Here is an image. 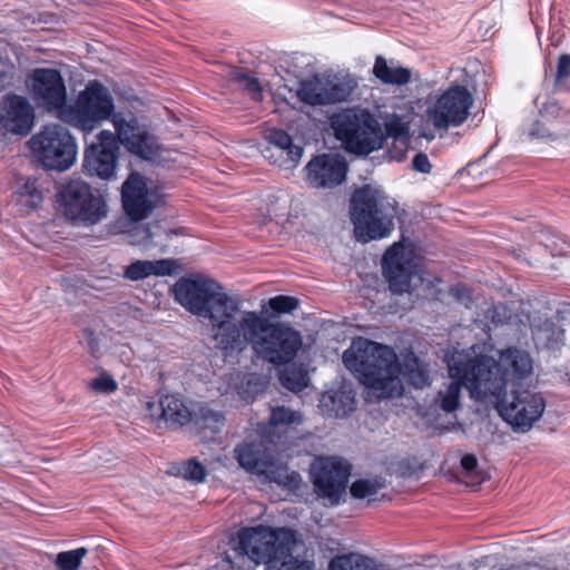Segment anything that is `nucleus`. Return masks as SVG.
Segmentation results:
<instances>
[{"instance_id": "f257e3e1", "label": "nucleus", "mask_w": 570, "mask_h": 570, "mask_svg": "<svg viewBox=\"0 0 570 570\" xmlns=\"http://www.w3.org/2000/svg\"><path fill=\"white\" fill-rule=\"evenodd\" d=\"M344 366L364 385L367 399L381 401L403 394L400 375L413 387L431 384L428 365L414 354L399 363L394 348L367 338L357 337L343 353Z\"/></svg>"}, {"instance_id": "f03ea898", "label": "nucleus", "mask_w": 570, "mask_h": 570, "mask_svg": "<svg viewBox=\"0 0 570 570\" xmlns=\"http://www.w3.org/2000/svg\"><path fill=\"white\" fill-rule=\"evenodd\" d=\"M495 360L482 357L475 362L465 354H456L450 362L452 375L468 380L470 394L476 401H490L495 404L499 415L515 432L525 433L540 420L546 410L544 397L520 383L507 389V380L495 376Z\"/></svg>"}, {"instance_id": "7ed1b4c3", "label": "nucleus", "mask_w": 570, "mask_h": 570, "mask_svg": "<svg viewBox=\"0 0 570 570\" xmlns=\"http://www.w3.org/2000/svg\"><path fill=\"white\" fill-rule=\"evenodd\" d=\"M248 346L258 360L278 368L297 357L303 337L287 323H272L255 311H243L220 351L233 354Z\"/></svg>"}, {"instance_id": "20e7f679", "label": "nucleus", "mask_w": 570, "mask_h": 570, "mask_svg": "<svg viewBox=\"0 0 570 570\" xmlns=\"http://www.w3.org/2000/svg\"><path fill=\"white\" fill-rule=\"evenodd\" d=\"M173 293L186 311L209 321L213 338L220 350L244 311L242 301L216 281L202 276L181 277L173 286Z\"/></svg>"}, {"instance_id": "39448f33", "label": "nucleus", "mask_w": 570, "mask_h": 570, "mask_svg": "<svg viewBox=\"0 0 570 570\" xmlns=\"http://www.w3.org/2000/svg\"><path fill=\"white\" fill-rule=\"evenodd\" d=\"M235 550L267 570H313L314 562L296 554V531L288 528L256 525L243 528L237 533Z\"/></svg>"}, {"instance_id": "423d86ee", "label": "nucleus", "mask_w": 570, "mask_h": 570, "mask_svg": "<svg viewBox=\"0 0 570 570\" xmlns=\"http://www.w3.org/2000/svg\"><path fill=\"white\" fill-rule=\"evenodd\" d=\"M396 202L383 190L365 185L351 199V220L356 239L366 243L387 237L394 229Z\"/></svg>"}, {"instance_id": "0eeeda50", "label": "nucleus", "mask_w": 570, "mask_h": 570, "mask_svg": "<svg viewBox=\"0 0 570 570\" xmlns=\"http://www.w3.org/2000/svg\"><path fill=\"white\" fill-rule=\"evenodd\" d=\"M337 140L355 155L366 156L382 148L385 135L381 124L367 110L346 109L331 118Z\"/></svg>"}, {"instance_id": "6e6552de", "label": "nucleus", "mask_w": 570, "mask_h": 570, "mask_svg": "<svg viewBox=\"0 0 570 570\" xmlns=\"http://www.w3.org/2000/svg\"><path fill=\"white\" fill-rule=\"evenodd\" d=\"M57 210L77 227H92L108 215L104 196L88 183L73 179L62 185L57 193Z\"/></svg>"}, {"instance_id": "1a4fd4ad", "label": "nucleus", "mask_w": 570, "mask_h": 570, "mask_svg": "<svg viewBox=\"0 0 570 570\" xmlns=\"http://www.w3.org/2000/svg\"><path fill=\"white\" fill-rule=\"evenodd\" d=\"M115 101L108 88L99 81H89L75 102L62 111V122L83 132H90L115 115Z\"/></svg>"}, {"instance_id": "9d476101", "label": "nucleus", "mask_w": 570, "mask_h": 570, "mask_svg": "<svg viewBox=\"0 0 570 570\" xmlns=\"http://www.w3.org/2000/svg\"><path fill=\"white\" fill-rule=\"evenodd\" d=\"M35 157L47 169H69L77 155V144L69 130L57 124L46 125L28 141Z\"/></svg>"}, {"instance_id": "9b49d317", "label": "nucleus", "mask_w": 570, "mask_h": 570, "mask_svg": "<svg viewBox=\"0 0 570 570\" xmlns=\"http://www.w3.org/2000/svg\"><path fill=\"white\" fill-rule=\"evenodd\" d=\"M26 86L35 105L55 114L62 121L68 107V94L61 72L53 68H35L26 79Z\"/></svg>"}, {"instance_id": "f8f14e48", "label": "nucleus", "mask_w": 570, "mask_h": 570, "mask_svg": "<svg viewBox=\"0 0 570 570\" xmlns=\"http://www.w3.org/2000/svg\"><path fill=\"white\" fill-rule=\"evenodd\" d=\"M356 81L350 76H315L304 80L297 89V97L309 106H326L348 100Z\"/></svg>"}, {"instance_id": "ddd939ff", "label": "nucleus", "mask_w": 570, "mask_h": 570, "mask_svg": "<svg viewBox=\"0 0 570 570\" xmlns=\"http://www.w3.org/2000/svg\"><path fill=\"white\" fill-rule=\"evenodd\" d=\"M115 137L130 154L144 159L158 155L159 146L155 137L141 126L132 112H116L111 118Z\"/></svg>"}, {"instance_id": "4468645a", "label": "nucleus", "mask_w": 570, "mask_h": 570, "mask_svg": "<svg viewBox=\"0 0 570 570\" xmlns=\"http://www.w3.org/2000/svg\"><path fill=\"white\" fill-rule=\"evenodd\" d=\"M473 97L464 86L445 90L428 110V118L438 129L462 125L469 115Z\"/></svg>"}, {"instance_id": "2eb2a0df", "label": "nucleus", "mask_w": 570, "mask_h": 570, "mask_svg": "<svg viewBox=\"0 0 570 570\" xmlns=\"http://www.w3.org/2000/svg\"><path fill=\"white\" fill-rule=\"evenodd\" d=\"M350 465L337 458H322L313 466V483L317 495L331 505L338 504L345 492Z\"/></svg>"}, {"instance_id": "dca6fc26", "label": "nucleus", "mask_w": 570, "mask_h": 570, "mask_svg": "<svg viewBox=\"0 0 570 570\" xmlns=\"http://www.w3.org/2000/svg\"><path fill=\"white\" fill-rule=\"evenodd\" d=\"M118 154L119 146L114 132L101 130L97 135V142L85 150L83 168L90 176L111 179L115 177Z\"/></svg>"}, {"instance_id": "f3484780", "label": "nucleus", "mask_w": 570, "mask_h": 570, "mask_svg": "<svg viewBox=\"0 0 570 570\" xmlns=\"http://www.w3.org/2000/svg\"><path fill=\"white\" fill-rule=\"evenodd\" d=\"M121 200L126 215L134 222L148 217L160 202L156 188H149L139 174H131L121 187Z\"/></svg>"}, {"instance_id": "a211bd4d", "label": "nucleus", "mask_w": 570, "mask_h": 570, "mask_svg": "<svg viewBox=\"0 0 570 570\" xmlns=\"http://www.w3.org/2000/svg\"><path fill=\"white\" fill-rule=\"evenodd\" d=\"M415 267L414 262L405 255L404 246L400 243L393 244L382 257L383 275L391 292L395 294L410 292Z\"/></svg>"}, {"instance_id": "6ab92c4d", "label": "nucleus", "mask_w": 570, "mask_h": 570, "mask_svg": "<svg viewBox=\"0 0 570 570\" xmlns=\"http://www.w3.org/2000/svg\"><path fill=\"white\" fill-rule=\"evenodd\" d=\"M35 124V109L29 100L16 94H9L0 101V128L8 132L26 136Z\"/></svg>"}, {"instance_id": "aec40b11", "label": "nucleus", "mask_w": 570, "mask_h": 570, "mask_svg": "<svg viewBox=\"0 0 570 570\" xmlns=\"http://www.w3.org/2000/svg\"><path fill=\"white\" fill-rule=\"evenodd\" d=\"M306 180L314 188H333L346 177L347 164L338 155L323 154L314 157L305 167Z\"/></svg>"}, {"instance_id": "412c9836", "label": "nucleus", "mask_w": 570, "mask_h": 570, "mask_svg": "<svg viewBox=\"0 0 570 570\" xmlns=\"http://www.w3.org/2000/svg\"><path fill=\"white\" fill-rule=\"evenodd\" d=\"M148 410L153 419L163 421L173 430L190 423L195 415V404L178 394L161 396L158 405L148 403Z\"/></svg>"}, {"instance_id": "4be33fe9", "label": "nucleus", "mask_w": 570, "mask_h": 570, "mask_svg": "<svg viewBox=\"0 0 570 570\" xmlns=\"http://www.w3.org/2000/svg\"><path fill=\"white\" fill-rule=\"evenodd\" d=\"M238 464L249 473L266 475L275 465L274 455L264 440H245L234 449Z\"/></svg>"}, {"instance_id": "5701e85b", "label": "nucleus", "mask_w": 570, "mask_h": 570, "mask_svg": "<svg viewBox=\"0 0 570 570\" xmlns=\"http://www.w3.org/2000/svg\"><path fill=\"white\" fill-rule=\"evenodd\" d=\"M355 391L351 383L341 382L325 391L320 399V409L324 416L343 419L356 410Z\"/></svg>"}, {"instance_id": "b1692460", "label": "nucleus", "mask_w": 570, "mask_h": 570, "mask_svg": "<svg viewBox=\"0 0 570 570\" xmlns=\"http://www.w3.org/2000/svg\"><path fill=\"white\" fill-rule=\"evenodd\" d=\"M494 375L507 380V389L512 383H519V380L527 377L532 372V360L528 352L510 347L501 352L499 362L495 361Z\"/></svg>"}, {"instance_id": "393cba45", "label": "nucleus", "mask_w": 570, "mask_h": 570, "mask_svg": "<svg viewBox=\"0 0 570 570\" xmlns=\"http://www.w3.org/2000/svg\"><path fill=\"white\" fill-rule=\"evenodd\" d=\"M456 354H465L471 360V362H475L476 360L482 358L483 356L472 355L470 352L465 351H455L448 357V370H450V362ZM449 375L453 381L444 384L443 389L438 392V395L434 400L435 405L441 409L445 413H452L456 411L460 406L461 392L462 387H466L469 382L465 377L459 375H452L451 371H449Z\"/></svg>"}, {"instance_id": "a878e982", "label": "nucleus", "mask_w": 570, "mask_h": 570, "mask_svg": "<svg viewBox=\"0 0 570 570\" xmlns=\"http://www.w3.org/2000/svg\"><path fill=\"white\" fill-rule=\"evenodd\" d=\"M178 268L179 265L173 258L136 261L126 267L124 277L136 282L149 276H174L178 273Z\"/></svg>"}, {"instance_id": "bb28decb", "label": "nucleus", "mask_w": 570, "mask_h": 570, "mask_svg": "<svg viewBox=\"0 0 570 570\" xmlns=\"http://www.w3.org/2000/svg\"><path fill=\"white\" fill-rule=\"evenodd\" d=\"M373 75L382 83L402 86L411 80L412 72L393 60L387 62L386 59L377 56L373 66Z\"/></svg>"}, {"instance_id": "cd10ccee", "label": "nucleus", "mask_w": 570, "mask_h": 570, "mask_svg": "<svg viewBox=\"0 0 570 570\" xmlns=\"http://www.w3.org/2000/svg\"><path fill=\"white\" fill-rule=\"evenodd\" d=\"M267 140L279 157H285V163L296 165L302 155L303 148L294 145L292 137L282 129H273L267 135Z\"/></svg>"}, {"instance_id": "c85d7f7f", "label": "nucleus", "mask_w": 570, "mask_h": 570, "mask_svg": "<svg viewBox=\"0 0 570 570\" xmlns=\"http://www.w3.org/2000/svg\"><path fill=\"white\" fill-rule=\"evenodd\" d=\"M267 380L265 376L248 373L245 374L237 385V394L244 401H252L256 395L263 393L266 389Z\"/></svg>"}, {"instance_id": "c756f323", "label": "nucleus", "mask_w": 570, "mask_h": 570, "mask_svg": "<svg viewBox=\"0 0 570 570\" xmlns=\"http://www.w3.org/2000/svg\"><path fill=\"white\" fill-rule=\"evenodd\" d=\"M191 422L197 428L219 432L224 424V416L220 412L214 411L206 405H195V415Z\"/></svg>"}, {"instance_id": "7c9ffc66", "label": "nucleus", "mask_w": 570, "mask_h": 570, "mask_svg": "<svg viewBox=\"0 0 570 570\" xmlns=\"http://www.w3.org/2000/svg\"><path fill=\"white\" fill-rule=\"evenodd\" d=\"M328 570H374L372 561L358 554H343L333 558Z\"/></svg>"}, {"instance_id": "2f4dec72", "label": "nucleus", "mask_w": 570, "mask_h": 570, "mask_svg": "<svg viewBox=\"0 0 570 570\" xmlns=\"http://www.w3.org/2000/svg\"><path fill=\"white\" fill-rule=\"evenodd\" d=\"M328 570H374L372 561L358 554H343L333 558Z\"/></svg>"}, {"instance_id": "473e14b6", "label": "nucleus", "mask_w": 570, "mask_h": 570, "mask_svg": "<svg viewBox=\"0 0 570 570\" xmlns=\"http://www.w3.org/2000/svg\"><path fill=\"white\" fill-rule=\"evenodd\" d=\"M232 82L244 89L254 101L263 100V91L258 80L250 73L239 70H232L229 75Z\"/></svg>"}, {"instance_id": "72a5a7b5", "label": "nucleus", "mask_w": 570, "mask_h": 570, "mask_svg": "<svg viewBox=\"0 0 570 570\" xmlns=\"http://www.w3.org/2000/svg\"><path fill=\"white\" fill-rule=\"evenodd\" d=\"M43 200L38 180L29 178L18 190V202L30 209H37Z\"/></svg>"}, {"instance_id": "f704fd0d", "label": "nucleus", "mask_w": 570, "mask_h": 570, "mask_svg": "<svg viewBox=\"0 0 570 570\" xmlns=\"http://www.w3.org/2000/svg\"><path fill=\"white\" fill-rule=\"evenodd\" d=\"M136 228L137 234L134 235L132 244L144 245L145 247L157 245L154 239L159 237L161 232V227L158 223L153 225H137ZM163 233L166 235V239L170 238V236L175 234L171 229L163 230Z\"/></svg>"}, {"instance_id": "c9c22d12", "label": "nucleus", "mask_w": 570, "mask_h": 570, "mask_svg": "<svg viewBox=\"0 0 570 570\" xmlns=\"http://www.w3.org/2000/svg\"><path fill=\"white\" fill-rule=\"evenodd\" d=\"M87 554L88 549L85 547L61 551L56 556L55 564L59 570H80L82 559Z\"/></svg>"}, {"instance_id": "e433bc0d", "label": "nucleus", "mask_w": 570, "mask_h": 570, "mask_svg": "<svg viewBox=\"0 0 570 570\" xmlns=\"http://www.w3.org/2000/svg\"><path fill=\"white\" fill-rule=\"evenodd\" d=\"M384 127L387 137L401 142L410 140V126L404 117L393 114L386 118Z\"/></svg>"}, {"instance_id": "4c0bfd02", "label": "nucleus", "mask_w": 570, "mask_h": 570, "mask_svg": "<svg viewBox=\"0 0 570 570\" xmlns=\"http://www.w3.org/2000/svg\"><path fill=\"white\" fill-rule=\"evenodd\" d=\"M382 488L379 480H356L350 488L351 495L355 499H371Z\"/></svg>"}, {"instance_id": "58836bf2", "label": "nucleus", "mask_w": 570, "mask_h": 570, "mask_svg": "<svg viewBox=\"0 0 570 570\" xmlns=\"http://www.w3.org/2000/svg\"><path fill=\"white\" fill-rule=\"evenodd\" d=\"M302 416L299 412L292 411L285 406H276L272 410L269 424L272 426L299 424Z\"/></svg>"}, {"instance_id": "ea45409f", "label": "nucleus", "mask_w": 570, "mask_h": 570, "mask_svg": "<svg viewBox=\"0 0 570 570\" xmlns=\"http://www.w3.org/2000/svg\"><path fill=\"white\" fill-rule=\"evenodd\" d=\"M178 474L185 480L199 483L205 480L206 470L200 462L195 459H190L178 469Z\"/></svg>"}, {"instance_id": "a19ab883", "label": "nucleus", "mask_w": 570, "mask_h": 570, "mask_svg": "<svg viewBox=\"0 0 570 570\" xmlns=\"http://www.w3.org/2000/svg\"><path fill=\"white\" fill-rule=\"evenodd\" d=\"M269 308L276 314H291L299 306V299L294 296L276 295L268 299Z\"/></svg>"}, {"instance_id": "79ce46f5", "label": "nucleus", "mask_w": 570, "mask_h": 570, "mask_svg": "<svg viewBox=\"0 0 570 570\" xmlns=\"http://www.w3.org/2000/svg\"><path fill=\"white\" fill-rule=\"evenodd\" d=\"M279 379L282 384L293 392H299L306 386V376L301 371H285Z\"/></svg>"}, {"instance_id": "37998d69", "label": "nucleus", "mask_w": 570, "mask_h": 570, "mask_svg": "<svg viewBox=\"0 0 570 570\" xmlns=\"http://www.w3.org/2000/svg\"><path fill=\"white\" fill-rule=\"evenodd\" d=\"M89 386L96 392L112 393L117 390L118 384L110 375L102 373L92 380Z\"/></svg>"}, {"instance_id": "c03bdc74", "label": "nucleus", "mask_w": 570, "mask_h": 570, "mask_svg": "<svg viewBox=\"0 0 570 570\" xmlns=\"http://www.w3.org/2000/svg\"><path fill=\"white\" fill-rule=\"evenodd\" d=\"M14 72V66L8 59L0 58V91L12 85Z\"/></svg>"}, {"instance_id": "a18cd8bd", "label": "nucleus", "mask_w": 570, "mask_h": 570, "mask_svg": "<svg viewBox=\"0 0 570 570\" xmlns=\"http://www.w3.org/2000/svg\"><path fill=\"white\" fill-rule=\"evenodd\" d=\"M570 76V55L563 53L558 59L556 87L562 89L563 80Z\"/></svg>"}, {"instance_id": "49530a36", "label": "nucleus", "mask_w": 570, "mask_h": 570, "mask_svg": "<svg viewBox=\"0 0 570 570\" xmlns=\"http://www.w3.org/2000/svg\"><path fill=\"white\" fill-rule=\"evenodd\" d=\"M412 166L414 170L419 173L429 174L431 171V164L429 157L423 153H419L414 156L412 160Z\"/></svg>"}, {"instance_id": "de8ad7c7", "label": "nucleus", "mask_w": 570, "mask_h": 570, "mask_svg": "<svg viewBox=\"0 0 570 570\" xmlns=\"http://www.w3.org/2000/svg\"><path fill=\"white\" fill-rule=\"evenodd\" d=\"M461 466L466 473H472L478 468V459L473 454H464L461 459Z\"/></svg>"}, {"instance_id": "09e8293b", "label": "nucleus", "mask_w": 570, "mask_h": 570, "mask_svg": "<svg viewBox=\"0 0 570 570\" xmlns=\"http://www.w3.org/2000/svg\"><path fill=\"white\" fill-rule=\"evenodd\" d=\"M530 135L535 138H549L551 135L546 127L540 122L535 121L530 129Z\"/></svg>"}, {"instance_id": "8fccbe9b", "label": "nucleus", "mask_w": 570, "mask_h": 570, "mask_svg": "<svg viewBox=\"0 0 570 570\" xmlns=\"http://www.w3.org/2000/svg\"><path fill=\"white\" fill-rule=\"evenodd\" d=\"M288 487L297 488L298 483L301 482V475L297 472H292L289 475H287Z\"/></svg>"}, {"instance_id": "3c124183", "label": "nucleus", "mask_w": 570, "mask_h": 570, "mask_svg": "<svg viewBox=\"0 0 570 570\" xmlns=\"http://www.w3.org/2000/svg\"><path fill=\"white\" fill-rule=\"evenodd\" d=\"M557 108H558V107H557V105H556V104H550V105H549V107L547 108V110H548V109H552V110H554V109H557Z\"/></svg>"}, {"instance_id": "603ef678", "label": "nucleus", "mask_w": 570, "mask_h": 570, "mask_svg": "<svg viewBox=\"0 0 570 570\" xmlns=\"http://www.w3.org/2000/svg\"><path fill=\"white\" fill-rule=\"evenodd\" d=\"M95 348H96V345H94L92 342H90V350H91V353L95 354Z\"/></svg>"}, {"instance_id": "864d4df0", "label": "nucleus", "mask_w": 570, "mask_h": 570, "mask_svg": "<svg viewBox=\"0 0 570 570\" xmlns=\"http://www.w3.org/2000/svg\"><path fill=\"white\" fill-rule=\"evenodd\" d=\"M501 570H510V569H501Z\"/></svg>"}]
</instances>
